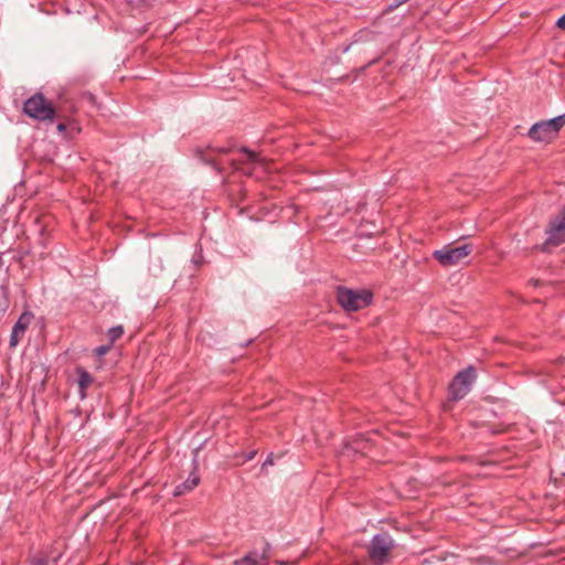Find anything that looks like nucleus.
Returning a JSON list of instances; mask_svg holds the SVG:
<instances>
[{"mask_svg": "<svg viewBox=\"0 0 565 565\" xmlns=\"http://www.w3.org/2000/svg\"><path fill=\"white\" fill-rule=\"evenodd\" d=\"M373 294L369 290H353L339 287L337 299L340 306L347 311H358L367 307L372 301Z\"/></svg>", "mask_w": 565, "mask_h": 565, "instance_id": "1", "label": "nucleus"}, {"mask_svg": "<svg viewBox=\"0 0 565 565\" xmlns=\"http://www.w3.org/2000/svg\"><path fill=\"white\" fill-rule=\"evenodd\" d=\"M565 125V114L557 116L553 119L540 121L534 124L529 132L527 136L537 142H550L553 140L561 128Z\"/></svg>", "mask_w": 565, "mask_h": 565, "instance_id": "2", "label": "nucleus"}, {"mask_svg": "<svg viewBox=\"0 0 565 565\" xmlns=\"http://www.w3.org/2000/svg\"><path fill=\"white\" fill-rule=\"evenodd\" d=\"M23 111L29 117L44 121L55 116L53 105L41 93H36L24 102Z\"/></svg>", "mask_w": 565, "mask_h": 565, "instance_id": "3", "label": "nucleus"}, {"mask_svg": "<svg viewBox=\"0 0 565 565\" xmlns=\"http://www.w3.org/2000/svg\"><path fill=\"white\" fill-rule=\"evenodd\" d=\"M472 252L471 244H463L454 246L451 244L445 245L443 248L433 253V257L444 267H451L459 264L460 260L466 258Z\"/></svg>", "mask_w": 565, "mask_h": 565, "instance_id": "4", "label": "nucleus"}, {"mask_svg": "<svg viewBox=\"0 0 565 565\" xmlns=\"http://www.w3.org/2000/svg\"><path fill=\"white\" fill-rule=\"evenodd\" d=\"M545 233L546 241L541 245L543 252L565 243V206L550 221Z\"/></svg>", "mask_w": 565, "mask_h": 565, "instance_id": "5", "label": "nucleus"}, {"mask_svg": "<svg viewBox=\"0 0 565 565\" xmlns=\"http://www.w3.org/2000/svg\"><path fill=\"white\" fill-rule=\"evenodd\" d=\"M476 377V369L471 365L460 371L449 385L451 398L455 401L463 398L470 392Z\"/></svg>", "mask_w": 565, "mask_h": 565, "instance_id": "6", "label": "nucleus"}, {"mask_svg": "<svg viewBox=\"0 0 565 565\" xmlns=\"http://www.w3.org/2000/svg\"><path fill=\"white\" fill-rule=\"evenodd\" d=\"M394 546L392 537L387 533L376 534L369 546V556L375 564H381L387 557Z\"/></svg>", "mask_w": 565, "mask_h": 565, "instance_id": "7", "label": "nucleus"}, {"mask_svg": "<svg viewBox=\"0 0 565 565\" xmlns=\"http://www.w3.org/2000/svg\"><path fill=\"white\" fill-rule=\"evenodd\" d=\"M268 546L263 552L252 551L244 557L234 561V565H267L268 564Z\"/></svg>", "mask_w": 565, "mask_h": 565, "instance_id": "8", "label": "nucleus"}, {"mask_svg": "<svg viewBox=\"0 0 565 565\" xmlns=\"http://www.w3.org/2000/svg\"><path fill=\"white\" fill-rule=\"evenodd\" d=\"M31 321V316L23 313L14 323L10 337V347H15L23 337Z\"/></svg>", "mask_w": 565, "mask_h": 565, "instance_id": "9", "label": "nucleus"}, {"mask_svg": "<svg viewBox=\"0 0 565 565\" xmlns=\"http://www.w3.org/2000/svg\"><path fill=\"white\" fill-rule=\"evenodd\" d=\"M200 478L196 475H190L189 478L178 484L173 490L174 497H180L191 490H193L199 484Z\"/></svg>", "mask_w": 565, "mask_h": 565, "instance_id": "10", "label": "nucleus"}, {"mask_svg": "<svg viewBox=\"0 0 565 565\" xmlns=\"http://www.w3.org/2000/svg\"><path fill=\"white\" fill-rule=\"evenodd\" d=\"M77 374H78L77 383L79 386L81 396H82V398H84L85 390L93 383V376L87 371H85L84 369H81V367L77 369Z\"/></svg>", "mask_w": 565, "mask_h": 565, "instance_id": "11", "label": "nucleus"}, {"mask_svg": "<svg viewBox=\"0 0 565 565\" xmlns=\"http://www.w3.org/2000/svg\"><path fill=\"white\" fill-rule=\"evenodd\" d=\"M242 152H244L246 154V161L245 162H249V163H255V164H259L262 167H265L266 166V160L260 158L258 156V153L254 152V151H250L248 150L247 148H242L241 149Z\"/></svg>", "mask_w": 565, "mask_h": 565, "instance_id": "12", "label": "nucleus"}, {"mask_svg": "<svg viewBox=\"0 0 565 565\" xmlns=\"http://www.w3.org/2000/svg\"><path fill=\"white\" fill-rule=\"evenodd\" d=\"M122 333L124 329L120 326L110 328L107 332L109 343L113 344L117 339H119L122 335Z\"/></svg>", "mask_w": 565, "mask_h": 565, "instance_id": "13", "label": "nucleus"}, {"mask_svg": "<svg viewBox=\"0 0 565 565\" xmlns=\"http://www.w3.org/2000/svg\"><path fill=\"white\" fill-rule=\"evenodd\" d=\"M113 344H106V345H99L97 348H95L94 350V353L97 355V356H104L105 354L108 353V351L110 350Z\"/></svg>", "mask_w": 565, "mask_h": 565, "instance_id": "14", "label": "nucleus"}, {"mask_svg": "<svg viewBox=\"0 0 565 565\" xmlns=\"http://www.w3.org/2000/svg\"><path fill=\"white\" fill-rule=\"evenodd\" d=\"M31 565H47V561L45 557H33L31 559Z\"/></svg>", "mask_w": 565, "mask_h": 565, "instance_id": "15", "label": "nucleus"}, {"mask_svg": "<svg viewBox=\"0 0 565 565\" xmlns=\"http://www.w3.org/2000/svg\"><path fill=\"white\" fill-rule=\"evenodd\" d=\"M556 25L559 29L565 30V13L561 18H558Z\"/></svg>", "mask_w": 565, "mask_h": 565, "instance_id": "16", "label": "nucleus"}, {"mask_svg": "<svg viewBox=\"0 0 565 565\" xmlns=\"http://www.w3.org/2000/svg\"><path fill=\"white\" fill-rule=\"evenodd\" d=\"M274 463L271 455L267 457V459L263 463V469L267 466H271Z\"/></svg>", "mask_w": 565, "mask_h": 565, "instance_id": "17", "label": "nucleus"}, {"mask_svg": "<svg viewBox=\"0 0 565 565\" xmlns=\"http://www.w3.org/2000/svg\"><path fill=\"white\" fill-rule=\"evenodd\" d=\"M408 0H394V4H392V7H398L405 2H407Z\"/></svg>", "mask_w": 565, "mask_h": 565, "instance_id": "18", "label": "nucleus"}, {"mask_svg": "<svg viewBox=\"0 0 565 565\" xmlns=\"http://www.w3.org/2000/svg\"><path fill=\"white\" fill-rule=\"evenodd\" d=\"M65 129H66L65 124H62V122H61V124H58V125H57V130H58V131H64Z\"/></svg>", "mask_w": 565, "mask_h": 565, "instance_id": "19", "label": "nucleus"}, {"mask_svg": "<svg viewBox=\"0 0 565 565\" xmlns=\"http://www.w3.org/2000/svg\"><path fill=\"white\" fill-rule=\"evenodd\" d=\"M255 454H256V451H252L250 454H248V456H247V460L253 459V458H254V456H255Z\"/></svg>", "mask_w": 565, "mask_h": 565, "instance_id": "20", "label": "nucleus"}]
</instances>
